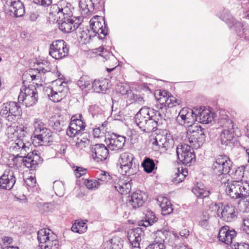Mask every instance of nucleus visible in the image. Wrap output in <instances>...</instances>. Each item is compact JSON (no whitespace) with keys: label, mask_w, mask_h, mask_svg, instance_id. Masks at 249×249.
<instances>
[{"label":"nucleus","mask_w":249,"mask_h":249,"mask_svg":"<svg viewBox=\"0 0 249 249\" xmlns=\"http://www.w3.org/2000/svg\"><path fill=\"white\" fill-rule=\"evenodd\" d=\"M15 155L12 159V161L13 162V166H20V164H23L24 165V163L22 160H21V159H23V157L21 158L20 156H18L17 154H15Z\"/></svg>","instance_id":"nucleus-61"},{"label":"nucleus","mask_w":249,"mask_h":249,"mask_svg":"<svg viewBox=\"0 0 249 249\" xmlns=\"http://www.w3.org/2000/svg\"><path fill=\"white\" fill-rule=\"evenodd\" d=\"M48 96L54 102H60L67 95L68 91L67 83L62 79L53 82L52 87L46 89Z\"/></svg>","instance_id":"nucleus-10"},{"label":"nucleus","mask_w":249,"mask_h":249,"mask_svg":"<svg viewBox=\"0 0 249 249\" xmlns=\"http://www.w3.org/2000/svg\"><path fill=\"white\" fill-rule=\"evenodd\" d=\"M198 112L197 108L191 109L188 107L182 108L176 118L177 122L180 125L192 124L196 121V115Z\"/></svg>","instance_id":"nucleus-18"},{"label":"nucleus","mask_w":249,"mask_h":249,"mask_svg":"<svg viewBox=\"0 0 249 249\" xmlns=\"http://www.w3.org/2000/svg\"><path fill=\"white\" fill-rule=\"evenodd\" d=\"M109 81L106 78L95 79L92 83L91 89L97 93H105L109 89Z\"/></svg>","instance_id":"nucleus-31"},{"label":"nucleus","mask_w":249,"mask_h":249,"mask_svg":"<svg viewBox=\"0 0 249 249\" xmlns=\"http://www.w3.org/2000/svg\"><path fill=\"white\" fill-rule=\"evenodd\" d=\"M229 249H249V244L245 242H237L231 245V248Z\"/></svg>","instance_id":"nucleus-54"},{"label":"nucleus","mask_w":249,"mask_h":249,"mask_svg":"<svg viewBox=\"0 0 249 249\" xmlns=\"http://www.w3.org/2000/svg\"><path fill=\"white\" fill-rule=\"evenodd\" d=\"M108 148L112 151H118L124 147L125 138L124 136L113 134L110 138L106 139Z\"/></svg>","instance_id":"nucleus-26"},{"label":"nucleus","mask_w":249,"mask_h":249,"mask_svg":"<svg viewBox=\"0 0 249 249\" xmlns=\"http://www.w3.org/2000/svg\"><path fill=\"white\" fill-rule=\"evenodd\" d=\"M128 87L122 83L118 85L117 90L123 95L127 94L128 93Z\"/></svg>","instance_id":"nucleus-59"},{"label":"nucleus","mask_w":249,"mask_h":249,"mask_svg":"<svg viewBox=\"0 0 249 249\" xmlns=\"http://www.w3.org/2000/svg\"><path fill=\"white\" fill-rule=\"evenodd\" d=\"M211 208L216 212L218 216L226 222L233 221L237 217V210L231 204L224 205L221 203L212 204Z\"/></svg>","instance_id":"nucleus-8"},{"label":"nucleus","mask_w":249,"mask_h":249,"mask_svg":"<svg viewBox=\"0 0 249 249\" xmlns=\"http://www.w3.org/2000/svg\"><path fill=\"white\" fill-rule=\"evenodd\" d=\"M50 231L48 229H42L38 231L37 239L40 246L44 245L47 242L46 241L50 240V238L53 235L52 233H50Z\"/></svg>","instance_id":"nucleus-35"},{"label":"nucleus","mask_w":249,"mask_h":249,"mask_svg":"<svg viewBox=\"0 0 249 249\" xmlns=\"http://www.w3.org/2000/svg\"><path fill=\"white\" fill-rule=\"evenodd\" d=\"M92 4L91 0H80L79 5L82 14L88 15L94 13Z\"/></svg>","instance_id":"nucleus-34"},{"label":"nucleus","mask_w":249,"mask_h":249,"mask_svg":"<svg viewBox=\"0 0 249 249\" xmlns=\"http://www.w3.org/2000/svg\"><path fill=\"white\" fill-rule=\"evenodd\" d=\"M232 162L229 158L225 155H219L213 162L212 169L213 173L220 178L218 179L222 180L226 178L227 175L230 172L232 167Z\"/></svg>","instance_id":"nucleus-7"},{"label":"nucleus","mask_w":249,"mask_h":249,"mask_svg":"<svg viewBox=\"0 0 249 249\" xmlns=\"http://www.w3.org/2000/svg\"><path fill=\"white\" fill-rule=\"evenodd\" d=\"M144 235V232L141 228H137L129 230L127 232V238L132 247L136 249H140V242Z\"/></svg>","instance_id":"nucleus-24"},{"label":"nucleus","mask_w":249,"mask_h":249,"mask_svg":"<svg viewBox=\"0 0 249 249\" xmlns=\"http://www.w3.org/2000/svg\"><path fill=\"white\" fill-rule=\"evenodd\" d=\"M85 184L88 189L90 190H96L99 188L101 183L95 179H87L85 181Z\"/></svg>","instance_id":"nucleus-49"},{"label":"nucleus","mask_w":249,"mask_h":249,"mask_svg":"<svg viewBox=\"0 0 249 249\" xmlns=\"http://www.w3.org/2000/svg\"><path fill=\"white\" fill-rule=\"evenodd\" d=\"M92 83V80L88 76H82L77 81V85L82 89H86L88 90L91 89V84Z\"/></svg>","instance_id":"nucleus-41"},{"label":"nucleus","mask_w":249,"mask_h":249,"mask_svg":"<svg viewBox=\"0 0 249 249\" xmlns=\"http://www.w3.org/2000/svg\"><path fill=\"white\" fill-rule=\"evenodd\" d=\"M92 157L96 162L106 160L108 156V148L103 144H96L91 148Z\"/></svg>","instance_id":"nucleus-23"},{"label":"nucleus","mask_w":249,"mask_h":249,"mask_svg":"<svg viewBox=\"0 0 249 249\" xmlns=\"http://www.w3.org/2000/svg\"><path fill=\"white\" fill-rule=\"evenodd\" d=\"M160 97L159 99V102L161 105H164L165 107H172L181 103L179 99H177L165 91L160 92Z\"/></svg>","instance_id":"nucleus-28"},{"label":"nucleus","mask_w":249,"mask_h":249,"mask_svg":"<svg viewBox=\"0 0 249 249\" xmlns=\"http://www.w3.org/2000/svg\"><path fill=\"white\" fill-rule=\"evenodd\" d=\"M87 169L82 167L76 166L74 167V172L77 178H80L86 174Z\"/></svg>","instance_id":"nucleus-56"},{"label":"nucleus","mask_w":249,"mask_h":249,"mask_svg":"<svg viewBox=\"0 0 249 249\" xmlns=\"http://www.w3.org/2000/svg\"><path fill=\"white\" fill-rule=\"evenodd\" d=\"M22 114L19 103L7 102L0 105V116L8 121H13Z\"/></svg>","instance_id":"nucleus-13"},{"label":"nucleus","mask_w":249,"mask_h":249,"mask_svg":"<svg viewBox=\"0 0 249 249\" xmlns=\"http://www.w3.org/2000/svg\"><path fill=\"white\" fill-rule=\"evenodd\" d=\"M82 116L81 115H73L71 118L70 124L71 126L77 130H79L81 132L83 130L86 126L85 123L82 120Z\"/></svg>","instance_id":"nucleus-36"},{"label":"nucleus","mask_w":249,"mask_h":249,"mask_svg":"<svg viewBox=\"0 0 249 249\" xmlns=\"http://www.w3.org/2000/svg\"><path fill=\"white\" fill-rule=\"evenodd\" d=\"M87 227L83 221H75L71 227V231L75 232L82 233L87 231Z\"/></svg>","instance_id":"nucleus-44"},{"label":"nucleus","mask_w":249,"mask_h":249,"mask_svg":"<svg viewBox=\"0 0 249 249\" xmlns=\"http://www.w3.org/2000/svg\"><path fill=\"white\" fill-rule=\"evenodd\" d=\"M209 216L208 215H204L201 218V219L199 222V225L201 227L207 229L209 227Z\"/></svg>","instance_id":"nucleus-58"},{"label":"nucleus","mask_w":249,"mask_h":249,"mask_svg":"<svg viewBox=\"0 0 249 249\" xmlns=\"http://www.w3.org/2000/svg\"><path fill=\"white\" fill-rule=\"evenodd\" d=\"M236 236L235 231L228 226H224L221 227L218 235V238L220 241L227 245H233V241Z\"/></svg>","instance_id":"nucleus-22"},{"label":"nucleus","mask_w":249,"mask_h":249,"mask_svg":"<svg viewBox=\"0 0 249 249\" xmlns=\"http://www.w3.org/2000/svg\"><path fill=\"white\" fill-rule=\"evenodd\" d=\"M144 170L147 173H152L154 169H156L154 160L150 158L146 157L142 163Z\"/></svg>","instance_id":"nucleus-39"},{"label":"nucleus","mask_w":249,"mask_h":249,"mask_svg":"<svg viewBox=\"0 0 249 249\" xmlns=\"http://www.w3.org/2000/svg\"><path fill=\"white\" fill-rule=\"evenodd\" d=\"M205 129L200 125H190L186 131L185 142L197 149L203 145L205 141Z\"/></svg>","instance_id":"nucleus-5"},{"label":"nucleus","mask_w":249,"mask_h":249,"mask_svg":"<svg viewBox=\"0 0 249 249\" xmlns=\"http://www.w3.org/2000/svg\"><path fill=\"white\" fill-rule=\"evenodd\" d=\"M225 192L226 194L233 199H243L249 195V184L247 182L235 180L228 182Z\"/></svg>","instance_id":"nucleus-6"},{"label":"nucleus","mask_w":249,"mask_h":249,"mask_svg":"<svg viewBox=\"0 0 249 249\" xmlns=\"http://www.w3.org/2000/svg\"><path fill=\"white\" fill-rule=\"evenodd\" d=\"M196 121L202 124H209L213 120L214 113L208 108H197Z\"/></svg>","instance_id":"nucleus-29"},{"label":"nucleus","mask_w":249,"mask_h":249,"mask_svg":"<svg viewBox=\"0 0 249 249\" xmlns=\"http://www.w3.org/2000/svg\"><path fill=\"white\" fill-rule=\"evenodd\" d=\"M137 94H134L131 91L129 92L127 95V102H129L130 104L133 103L135 104L137 99Z\"/></svg>","instance_id":"nucleus-63"},{"label":"nucleus","mask_w":249,"mask_h":249,"mask_svg":"<svg viewBox=\"0 0 249 249\" xmlns=\"http://www.w3.org/2000/svg\"><path fill=\"white\" fill-rule=\"evenodd\" d=\"M37 71L39 74H43L50 72L52 70V66L47 61H45L39 64L38 67L36 68Z\"/></svg>","instance_id":"nucleus-47"},{"label":"nucleus","mask_w":249,"mask_h":249,"mask_svg":"<svg viewBox=\"0 0 249 249\" xmlns=\"http://www.w3.org/2000/svg\"><path fill=\"white\" fill-rule=\"evenodd\" d=\"M188 175V171L185 168L182 167L178 168L177 169V172L175 174L173 178V181L178 183L182 182Z\"/></svg>","instance_id":"nucleus-42"},{"label":"nucleus","mask_w":249,"mask_h":249,"mask_svg":"<svg viewBox=\"0 0 249 249\" xmlns=\"http://www.w3.org/2000/svg\"><path fill=\"white\" fill-rule=\"evenodd\" d=\"M236 174L240 173V175L245 179L249 180V166L246 167L241 166L236 171Z\"/></svg>","instance_id":"nucleus-51"},{"label":"nucleus","mask_w":249,"mask_h":249,"mask_svg":"<svg viewBox=\"0 0 249 249\" xmlns=\"http://www.w3.org/2000/svg\"><path fill=\"white\" fill-rule=\"evenodd\" d=\"M246 197L247 196L242 199L241 203H242L245 207V211L246 212H249V196L248 197Z\"/></svg>","instance_id":"nucleus-64"},{"label":"nucleus","mask_w":249,"mask_h":249,"mask_svg":"<svg viewBox=\"0 0 249 249\" xmlns=\"http://www.w3.org/2000/svg\"><path fill=\"white\" fill-rule=\"evenodd\" d=\"M24 138L16 139L10 146V150L14 154H17L18 156L23 157L21 159L24 165L30 170H34L37 165L41 163L43 159L38 154V151L34 150L30 152L29 146L30 143L24 142Z\"/></svg>","instance_id":"nucleus-3"},{"label":"nucleus","mask_w":249,"mask_h":249,"mask_svg":"<svg viewBox=\"0 0 249 249\" xmlns=\"http://www.w3.org/2000/svg\"><path fill=\"white\" fill-rule=\"evenodd\" d=\"M7 13L12 17L18 18L25 14V8L20 0H6L4 5Z\"/></svg>","instance_id":"nucleus-19"},{"label":"nucleus","mask_w":249,"mask_h":249,"mask_svg":"<svg viewBox=\"0 0 249 249\" xmlns=\"http://www.w3.org/2000/svg\"><path fill=\"white\" fill-rule=\"evenodd\" d=\"M71 4L66 0H61L51 7V13L57 18L59 29L65 33L72 32L79 27L81 20L72 17Z\"/></svg>","instance_id":"nucleus-1"},{"label":"nucleus","mask_w":249,"mask_h":249,"mask_svg":"<svg viewBox=\"0 0 249 249\" xmlns=\"http://www.w3.org/2000/svg\"><path fill=\"white\" fill-rule=\"evenodd\" d=\"M100 53L99 55L103 58V61L106 62V65L112 67L111 68H107L108 72L112 71L116 67L117 60L114 55L107 51L104 47L101 46L97 49L96 53Z\"/></svg>","instance_id":"nucleus-25"},{"label":"nucleus","mask_w":249,"mask_h":249,"mask_svg":"<svg viewBox=\"0 0 249 249\" xmlns=\"http://www.w3.org/2000/svg\"><path fill=\"white\" fill-rule=\"evenodd\" d=\"M144 219V220L142 221V225L146 227L152 225L156 222L158 218L155 216L153 212L148 211L146 213Z\"/></svg>","instance_id":"nucleus-43"},{"label":"nucleus","mask_w":249,"mask_h":249,"mask_svg":"<svg viewBox=\"0 0 249 249\" xmlns=\"http://www.w3.org/2000/svg\"><path fill=\"white\" fill-rule=\"evenodd\" d=\"M134 157L131 153L125 152L120 155L119 162L122 175L130 177L136 174L138 167L134 162Z\"/></svg>","instance_id":"nucleus-9"},{"label":"nucleus","mask_w":249,"mask_h":249,"mask_svg":"<svg viewBox=\"0 0 249 249\" xmlns=\"http://www.w3.org/2000/svg\"><path fill=\"white\" fill-rule=\"evenodd\" d=\"M132 179L120 180L115 185V189L121 194L125 195L130 193L131 189Z\"/></svg>","instance_id":"nucleus-32"},{"label":"nucleus","mask_w":249,"mask_h":249,"mask_svg":"<svg viewBox=\"0 0 249 249\" xmlns=\"http://www.w3.org/2000/svg\"><path fill=\"white\" fill-rule=\"evenodd\" d=\"M34 2L39 5L47 7L52 3V0H34Z\"/></svg>","instance_id":"nucleus-60"},{"label":"nucleus","mask_w":249,"mask_h":249,"mask_svg":"<svg viewBox=\"0 0 249 249\" xmlns=\"http://www.w3.org/2000/svg\"><path fill=\"white\" fill-rule=\"evenodd\" d=\"M94 8V13L98 11H102L105 10V3L106 0H91Z\"/></svg>","instance_id":"nucleus-48"},{"label":"nucleus","mask_w":249,"mask_h":249,"mask_svg":"<svg viewBox=\"0 0 249 249\" xmlns=\"http://www.w3.org/2000/svg\"><path fill=\"white\" fill-rule=\"evenodd\" d=\"M217 16L228 24L229 28L234 30L240 37H244V29L242 23L236 20L229 13L228 10L224 9L217 13Z\"/></svg>","instance_id":"nucleus-15"},{"label":"nucleus","mask_w":249,"mask_h":249,"mask_svg":"<svg viewBox=\"0 0 249 249\" xmlns=\"http://www.w3.org/2000/svg\"><path fill=\"white\" fill-rule=\"evenodd\" d=\"M18 103L22 102L26 107L35 105L38 100V93L34 87L26 88L24 92L21 91L18 98Z\"/></svg>","instance_id":"nucleus-17"},{"label":"nucleus","mask_w":249,"mask_h":249,"mask_svg":"<svg viewBox=\"0 0 249 249\" xmlns=\"http://www.w3.org/2000/svg\"><path fill=\"white\" fill-rule=\"evenodd\" d=\"M153 148L155 150L163 149L167 150L174 147L175 142L171 134L167 130H161L156 136L151 139Z\"/></svg>","instance_id":"nucleus-11"},{"label":"nucleus","mask_w":249,"mask_h":249,"mask_svg":"<svg viewBox=\"0 0 249 249\" xmlns=\"http://www.w3.org/2000/svg\"><path fill=\"white\" fill-rule=\"evenodd\" d=\"M89 110L93 117H94L95 116H97L98 115H101L102 113V110L98 106L95 105L91 106L89 107Z\"/></svg>","instance_id":"nucleus-52"},{"label":"nucleus","mask_w":249,"mask_h":249,"mask_svg":"<svg viewBox=\"0 0 249 249\" xmlns=\"http://www.w3.org/2000/svg\"><path fill=\"white\" fill-rule=\"evenodd\" d=\"M77 140L78 141L76 143V145L80 149L86 147L89 142V141L87 138H83L80 139L78 138Z\"/></svg>","instance_id":"nucleus-55"},{"label":"nucleus","mask_w":249,"mask_h":249,"mask_svg":"<svg viewBox=\"0 0 249 249\" xmlns=\"http://www.w3.org/2000/svg\"><path fill=\"white\" fill-rule=\"evenodd\" d=\"M147 198L146 193L138 191L132 194L129 203L133 208L136 209L142 206Z\"/></svg>","instance_id":"nucleus-30"},{"label":"nucleus","mask_w":249,"mask_h":249,"mask_svg":"<svg viewBox=\"0 0 249 249\" xmlns=\"http://www.w3.org/2000/svg\"><path fill=\"white\" fill-rule=\"evenodd\" d=\"M90 27L91 30L95 34L98 35L100 39L104 38L107 34V29L105 19L102 17H97L92 18L89 21Z\"/></svg>","instance_id":"nucleus-20"},{"label":"nucleus","mask_w":249,"mask_h":249,"mask_svg":"<svg viewBox=\"0 0 249 249\" xmlns=\"http://www.w3.org/2000/svg\"><path fill=\"white\" fill-rule=\"evenodd\" d=\"M44 245H41V248H44V249H59V241L56 239L55 235H53L50 240L46 241Z\"/></svg>","instance_id":"nucleus-40"},{"label":"nucleus","mask_w":249,"mask_h":249,"mask_svg":"<svg viewBox=\"0 0 249 249\" xmlns=\"http://www.w3.org/2000/svg\"><path fill=\"white\" fill-rule=\"evenodd\" d=\"M163 118V113L160 110L144 106L136 114L135 121L142 131L149 133L157 130Z\"/></svg>","instance_id":"nucleus-2"},{"label":"nucleus","mask_w":249,"mask_h":249,"mask_svg":"<svg viewBox=\"0 0 249 249\" xmlns=\"http://www.w3.org/2000/svg\"><path fill=\"white\" fill-rule=\"evenodd\" d=\"M16 172L12 169H7L4 171L0 177V188L10 190L14 186L16 181Z\"/></svg>","instance_id":"nucleus-21"},{"label":"nucleus","mask_w":249,"mask_h":249,"mask_svg":"<svg viewBox=\"0 0 249 249\" xmlns=\"http://www.w3.org/2000/svg\"><path fill=\"white\" fill-rule=\"evenodd\" d=\"M81 132L79 131V130L76 129L70 124L69 128L67 129L66 131L67 135L71 138L76 137L78 136Z\"/></svg>","instance_id":"nucleus-53"},{"label":"nucleus","mask_w":249,"mask_h":249,"mask_svg":"<svg viewBox=\"0 0 249 249\" xmlns=\"http://www.w3.org/2000/svg\"><path fill=\"white\" fill-rule=\"evenodd\" d=\"M53 188L57 196L61 197L64 195L65 187L62 182L59 181H54Z\"/></svg>","instance_id":"nucleus-46"},{"label":"nucleus","mask_w":249,"mask_h":249,"mask_svg":"<svg viewBox=\"0 0 249 249\" xmlns=\"http://www.w3.org/2000/svg\"><path fill=\"white\" fill-rule=\"evenodd\" d=\"M26 129L27 128L22 125H10L6 129L8 138L13 141L19 138H24L27 134Z\"/></svg>","instance_id":"nucleus-27"},{"label":"nucleus","mask_w":249,"mask_h":249,"mask_svg":"<svg viewBox=\"0 0 249 249\" xmlns=\"http://www.w3.org/2000/svg\"><path fill=\"white\" fill-rule=\"evenodd\" d=\"M107 123L104 122L101 126L96 127L93 130V135L95 138H100L103 137L104 134L107 132L106 126Z\"/></svg>","instance_id":"nucleus-45"},{"label":"nucleus","mask_w":249,"mask_h":249,"mask_svg":"<svg viewBox=\"0 0 249 249\" xmlns=\"http://www.w3.org/2000/svg\"><path fill=\"white\" fill-rule=\"evenodd\" d=\"M69 48L63 40H57L53 42L50 45L49 54L55 59H61L68 55Z\"/></svg>","instance_id":"nucleus-16"},{"label":"nucleus","mask_w":249,"mask_h":249,"mask_svg":"<svg viewBox=\"0 0 249 249\" xmlns=\"http://www.w3.org/2000/svg\"><path fill=\"white\" fill-rule=\"evenodd\" d=\"M34 130L32 137V143L36 146L47 145L53 142L52 131L46 126L45 124L39 119H35L33 122Z\"/></svg>","instance_id":"nucleus-4"},{"label":"nucleus","mask_w":249,"mask_h":249,"mask_svg":"<svg viewBox=\"0 0 249 249\" xmlns=\"http://www.w3.org/2000/svg\"><path fill=\"white\" fill-rule=\"evenodd\" d=\"M192 192L197 197L200 198H203L208 196L210 194L209 190L204 188L202 184L197 183V185L193 188Z\"/></svg>","instance_id":"nucleus-37"},{"label":"nucleus","mask_w":249,"mask_h":249,"mask_svg":"<svg viewBox=\"0 0 249 249\" xmlns=\"http://www.w3.org/2000/svg\"><path fill=\"white\" fill-rule=\"evenodd\" d=\"M243 224L244 226L243 231L249 235V215L243 218Z\"/></svg>","instance_id":"nucleus-62"},{"label":"nucleus","mask_w":249,"mask_h":249,"mask_svg":"<svg viewBox=\"0 0 249 249\" xmlns=\"http://www.w3.org/2000/svg\"><path fill=\"white\" fill-rule=\"evenodd\" d=\"M146 249H165V246L161 242H154L149 245Z\"/></svg>","instance_id":"nucleus-57"},{"label":"nucleus","mask_w":249,"mask_h":249,"mask_svg":"<svg viewBox=\"0 0 249 249\" xmlns=\"http://www.w3.org/2000/svg\"><path fill=\"white\" fill-rule=\"evenodd\" d=\"M98 181L101 184L105 183L110 180L111 177L109 174L105 171H101L98 175Z\"/></svg>","instance_id":"nucleus-50"},{"label":"nucleus","mask_w":249,"mask_h":249,"mask_svg":"<svg viewBox=\"0 0 249 249\" xmlns=\"http://www.w3.org/2000/svg\"><path fill=\"white\" fill-rule=\"evenodd\" d=\"M222 127L219 139L222 145H228L232 140L234 135V130L237 127L233 122L230 118L225 117L221 118L219 121Z\"/></svg>","instance_id":"nucleus-12"},{"label":"nucleus","mask_w":249,"mask_h":249,"mask_svg":"<svg viewBox=\"0 0 249 249\" xmlns=\"http://www.w3.org/2000/svg\"><path fill=\"white\" fill-rule=\"evenodd\" d=\"M158 202L161 210L163 215H166L170 214L173 211L171 202L166 197H159L158 198Z\"/></svg>","instance_id":"nucleus-33"},{"label":"nucleus","mask_w":249,"mask_h":249,"mask_svg":"<svg viewBox=\"0 0 249 249\" xmlns=\"http://www.w3.org/2000/svg\"><path fill=\"white\" fill-rule=\"evenodd\" d=\"M123 240L118 236H115L107 243L105 249H122Z\"/></svg>","instance_id":"nucleus-38"},{"label":"nucleus","mask_w":249,"mask_h":249,"mask_svg":"<svg viewBox=\"0 0 249 249\" xmlns=\"http://www.w3.org/2000/svg\"><path fill=\"white\" fill-rule=\"evenodd\" d=\"M189 143L185 142L178 145L176 152L179 160L184 165L190 166L195 161V154L193 147Z\"/></svg>","instance_id":"nucleus-14"}]
</instances>
